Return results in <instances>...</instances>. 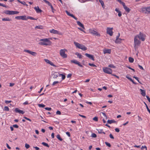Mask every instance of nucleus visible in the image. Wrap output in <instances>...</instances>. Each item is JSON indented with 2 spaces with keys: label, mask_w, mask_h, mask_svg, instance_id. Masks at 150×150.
<instances>
[{
  "label": "nucleus",
  "mask_w": 150,
  "mask_h": 150,
  "mask_svg": "<svg viewBox=\"0 0 150 150\" xmlns=\"http://www.w3.org/2000/svg\"><path fill=\"white\" fill-rule=\"evenodd\" d=\"M12 15H14L15 14H17L19 13V12L17 11H12Z\"/></svg>",
  "instance_id": "obj_37"
},
{
  "label": "nucleus",
  "mask_w": 150,
  "mask_h": 150,
  "mask_svg": "<svg viewBox=\"0 0 150 150\" xmlns=\"http://www.w3.org/2000/svg\"><path fill=\"white\" fill-rule=\"evenodd\" d=\"M75 54L78 57L79 59L82 58L83 57V56L81 54L77 52H76Z\"/></svg>",
  "instance_id": "obj_26"
},
{
  "label": "nucleus",
  "mask_w": 150,
  "mask_h": 150,
  "mask_svg": "<svg viewBox=\"0 0 150 150\" xmlns=\"http://www.w3.org/2000/svg\"><path fill=\"white\" fill-rule=\"evenodd\" d=\"M44 60L45 61V62H46L47 63L49 64H50L52 66H53L54 67H57V66L54 64L52 62H51L50 61V60H49L48 59H45Z\"/></svg>",
  "instance_id": "obj_14"
},
{
  "label": "nucleus",
  "mask_w": 150,
  "mask_h": 150,
  "mask_svg": "<svg viewBox=\"0 0 150 150\" xmlns=\"http://www.w3.org/2000/svg\"><path fill=\"white\" fill-rule=\"evenodd\" d=\"M116 121H115L114 120H108L107 121V122L108 123L111 124L112 123H116Z\"/></svg>",
  "instance_id": "obj_24"
},
{
  "label": "nucleus",
  "mask_w": 150,
  "mask_h": 150,
  "mask_svg": "<svg viewBox=\"0 0 150 150\" xmlns=\"http://www.w3.org/2000/svg\"><path fill=\"white\" fill-rule=\"evenodd\" d=\"M58 76L57 75V74H53V77L54 78H56Z\"/></svg>",
  "instance_id": "obj_61"
},
{
  "label": "nucleus",
  "mask_w": 150,
  "mask_h": 150,
  "mask_svg": "<svg viewBox=\"0 0 150 150\" xmlns=\"http://www.w3.org/2000/svg\"><path fill=\"white\" fill-rule=\"evenodd\" d=\"M109 137L110 138L112 139H114V137L113 136V135L112 134H110L109 135Z\"/></svg>",
  "instance_id": "obj_54"
},
{
  "label": "nucleus",
  "mask_w": 150,
  "mask_h": 150,
  "mask_svg": "<svg viewBox=\"0 0 150 150\" xmlns=\"http://www.w3.org/2000/svg\"><path fill=\"white\" fill-rule=\"evenodd\" d=\"M123 40L121 38H118L117 39H116V40L115 41V42L116 43H120L121 42V41Z\"/></svg>",
  "instance_id": "obj_21"
},
{
  "label": "nucleus",
  "mask_w": 150,
  "mask_h": 150,
  "mask_svg": "<svg viewBox=\"0 0 150 150\" xmlns=\"http://www.w3.org/2000/svg\"><path fill=\"white\" fill-rule=\"evenodd\" d=\"M118 16L119 17H120L122 16V13L120 11L118 12Z\"/></svg>",
  "instance_id": "obj_57"
},
{
  "label": "nucleus",
  "mask_w": 150,
  "mask_h": 150,
  "mask_svg": "<svg viewBox=\"0 0 150 150\" xmlns=\"http://www.w3.org/2000/svg\"><path fill=\"white\" fill-rule=\"evenodd\" d=\"M141 11L142 12L144 13L150 14V6L142 8Z\"/></svg>",
  "instance_id": "obj_4"
},
{
  "label": "nucleus",
  "mask_w": 150,
  "mask_h": 150,
  "mask_svg": "<svg viewBox=\"0 0 150 150\" xmlns=\"http://www.w3.org/2000/svg\"><path fill=\"white\" fill-rule=\"evenodd\" d=\"M134 47L135 48L137 46H138L141 43L140 41L138 39L137 37L135 36L134 38Z\"/></svg>",
  "instance_id": "obj_7"
},
{
  "label": "nucleus",
  "mask_w": 150,
  "mask_h": 150,
  "mask_svg": "<svg viewBox=\"0 0 150 150\" xmlns=\"http://www.w3.org/2000/svg\"><path fill=\"white\" fill-rule=\"evenodd\" d=\"M108 67H110L112 68H116V67L112 64H110L109 65Z\"/></svg>",
  "instance_id": "obj_38"
},
{
  "label": "nucleus",
  "mask_w": 150,
  "mask_h": 150,
  "mask_svg": "<svg viewBox=\"0 0 150 150\" xmlns=\"http://www.w3.org/2000/svg\"><path fill=\"white\" fill-rule=\"evenodd\" d=\"M25 147L26 149H28L30 147V146L28 144L26 143L25 144Z\"/></svg>",
  "instance_id": "obj_43"
},
{
  "label": "nucleus",
  "mask_w": 150,
  "mask_h": 150,
  "mask_svg": "<svg viewBox=\"0 0 150 150\" xmlns=\"http://www.w3.org/2000/svg\"><path fill=\"white\" fill-rule=\"evenodd\" d=\"M71 75H71V74H69L67 75V78H70L71 77Z\"/></svg>",
  "instance_id": "obj_64"
},
{
  "label": "nucleus",
  "mask_w": 150,
  "mask_h": 150,
  "mask_svg": "<svg viewBox=\"0 0 150 150\" xmlns=\"http://www.w3.org/2000/svg\"><path fill=\"white\" fill-rule=\"evenodd\" d=\"M93 120L95 121H98V117H95L93 118Z\"/></svg>",
  "instance_id": "obj_44"
},
{
  "label": "nucleus",
  "mask_w": 150,
  "mask_h": 150,
  "mask_svg": "<svg viewBox=\"0 0 150 150\" xmlns=\"http://www.w3.org/2000/svg\"><path fill=\"white\" fill-rule=\"evenodd\" d=\"M85 55L86 56L88 57L90 59H91L93 61L95 60L94 57L93 55L90 54L88 53L85 54Z\"/></svg>",
  "instance_id": "obj_13"
},
{
  "label": "nucleus",
  "mask_w": 150,
  "mask_h": 150,
  "mask_svg": "<svg viewBox=\"0 0 150 150\" xmlns=\"http://www.w3.org/2000/svg\"><path fill=\"white\" fill-rule=\"evenodd\" d=\"M88 65L91 66V67H96L97 66L96 65H95V64H91V63H89L88 64Z\"/></svg>",
  "instance_id": "obj_40"
},
{
  "label": "nucleus",
  "mask_w": 150,
  "mask_h": 150,
  "mask_svg": "<svg viewBox=\"0 0 150 150\" xmlns=\"http://www.w3.org/2000/svg\"><path fill=\"white\" fill-rule=\"evenodd\" d=\"M141 91V94L143 96H146V92L145 91L141 89H140Z\"/></svg>",
  "instance_id": "obj_19"
},
{
  "label": "nucleus",
  "mask_w": 150,
  "mask_h": 150,
  "mask_svg": "<svg viewBox=\"0 0 150 150\" xmlns=\"http://www.w3.org/2000/svg\"><path fill=\"white\" fill-rule=\"evenodd\" d=\"M105 144L107 146H108L109 147H110L111 146L110 144L107 142H105Z\"/></svg>",
  "instance_id": "obj_39"
},
{
  "label": "nucleus",
  "mask_w": 150,
  "mask_h": 150,
  "mask_svg": "<svg viewBox=\"0 0 150 150\" xmlns=\"http://www.w3.org/2000/svg\"><path fill=\"white\" fill-rule=\"evenodd\" d=\"M15 18L17 19H21L23 20H27L26 16H17L15 17Z\"/></svg>",
  "instance_id": "obj_12"
},
{
  "label": "nucleus",
  "mask_w": 150,
  "mask_h": 150,
  "mask_svg": "<svg viewBox=\"0 0 150 150\" xmlns=\"http://www.w3.org/2000/svg\"><path fill=\"white\" fill-rule=\"evenodd\" d=\"M24 51L25 52L29 53V54L34 56H35L37 54V53L36 52L31 51L29 50H24Z\"/></svg>",
  "instance_id": "obj_11"
},
{
  "label": "nucleus",
  "mask_w": 150,
  "mask_h": 150,
  "mask_svg": "<svg viewBox=\"0 0 150 150\" xmlns=\"http://www.w3.org/2000/svg\"><path fill=\"white\" fill-rule=\"evenodd\" d=\"M89 32L91 34L96 35L97 36L100 37V34L99 33L93 30L90 29L89 30Z\"/></svg>",
  "instance_id": "obj_9"
},
{
  "label": "nucleus",
  "mask_w": 150,
  "mask_h": 150,
  "mask_svg": "<svg viewBox=\"0 0 150 150\" xmlns=\"http://www.w3.org/2000/svg\"><path fill=\"white\" fill-rule=\"evenodd\" d=\"M13 127L14 128H18V126L17 125H13Z\"/></svg>",
  "instance_id": "obj_55"
},
{
  "label": "nucleus",
  "mask_w": 150,
  "mask_h": 150,
  "mask_svg": "<svg viewBox=\"0 0 150 150\" xmlns=\"http://www.w3.org/2000/svg\"><path fill=\"white\" fill-rule=\"evenodd\" d=\"M91 136L93 138H95L96 137L97 135L96 134L93 133L92 134Z\"/></svg>",
  "instance_id": "obj_41"
},
{
  "label": "nucleus",
  "mask_w": 150,
  "mask_h": 150,
  "mask_svg": "<svg viewBox=\"0 0 150 150\" xmlns=\"http://www.w3.org/2000/svg\"><path fill=\"white\" fill-rule=\"evenodd\" d=\"M50 33H53V34H59V31H58L57 30H56L54 29H52V30H50Z\"/></svg>",
  "instance_id": "obj_17"
},
{
  "label": "nucleus",
  "mask_w": 150,
  "mask_h": 150,
  "mask_svg": "<svg viewBox=\"0 0 150 150\" xmlns=\"http://www.w3.org/2000/svg\"><path fill=\"white\" fill-rule=\"evenodd\" d=\"M38 105L39 107H42V108H43L45 106V105L44 104H38Z\"/></svg>",
  "instance_id": "obj_46"
},
{
  "label": "nucleus",
  "mask_w": 150,
  "mask_h": 150,
  "mask_svg": "<svg viewBox=\"0 0 150 150\" xmlns=\"http://www.w3.org/2000/svg\"><path fill=\"white\" fill-rule=\"evenodd\" d=\"M138 66L140 69H141L142 70H144V69L142 67V66H141L139 64H138Z\"/></svg>",
  "instance_id": "obj_49"
},
{
  "label": "nucleus",
  "mask_w": 150,
  "mask_h": 150,
  "mask_svg": "<svg viewBox=\"0 0 150 150\" xmlns=\"http://www.w3.org/2000/svg\"><path fill=\"white\" fill-rule=\"evenodd\" d=\"M76 22L78 25H79L81 27H82L83 29H85L83 25L79 21H77Z\"/></svg>",
  "instance_id": "obj_20"
},
{
  "label": "nucleus",
  "mask_w": 150,
  "mask_h": 150,
  "mask_svg": "<svg viewBox=\"0 0 150 150\" xmlns=\"http://www.w3.org/2000/svg\"><path fill=\"white\" fill-rule=\"evenodd\" d=\"M71 62L72 63H73L78 65L79 67H83L82 65L79 62L76 60H71Z\"/></svg>",
  "instance_id": "obj_10"
},
{
  "label": "nucleus",
  "mask_w": 150,
  "mask_h": 150,
  "mask_svg": "<svg viewBox=\"0 0 150 150\" xmlns=\"http://www.w3.org/2000/svg\"><path fill=\"white\" fill-rule=\"evenodd\" d=\"M14 111L15 112H25L23 111L20 110L18 108H15Z\"/></svg>",
  "instance_id": "obj_25"
},
{
  "label": "nucleus",
  "mask_w": 150,
  "mask_h": 150,
  "mask_svg": "<svg viewBox=\"0 0 150 150\" xmlns=\"http://www.w3.org/2000/svg\"><path fill=\"white\" fill-rule=\"evenodd\" d=\"M45 109L46 110H48V111H50L52 109V108H47V107L45 108Z\"/></svg>",
  "instance_id": "obj_47"
},
{
  "label": "nucleus",
  "mask_w": 150,
  "mask_h": 150,
  "mask_svg": "<svg viewBox=\"0 0 150 150\" xmlns=\"http://www.w3.org/2000/svg\"><path fill=\"white\" fill-rule=\"evenodd\" d=\"M42 144L43 145H44V146H45L47 147H49V146L48 144H47L45 143V142H42Z\"/></svg>",
  "instance_id": "obj_35"
},
{
  "label": "nucleus",
  "mask_w": 150,
  "mask_h": 150,
  "mask_svg": "<svg viewBox=\"0 0 150 150\" xmlns=\"http://www.w3.org/2000/svg\"><path fill=\"white\" fill-rule=\"evenodd\" d=\"M103 116L105 117V118L107 119V115L105 114V113H102Z\"/></svg>",
  "instance_id": "obj_58"
},
{
  "label": "nucleus",
  "mask_w": 150,
  "mask_h": 150,
  "mask_svg": "<svg viewBox=\"0 0 150 150\" xmlns=\"http://www.w3.org/2000/svg\"><path fill=\"white\" fill-rule=\"evenodd\" d=\"M74 44L76 47L79 49H81L84 51L86 50L87 49L86 47L83 45L80 44L75 42H74Z\"/></svg>",
  "instance_id": "obj_2"
},
{
  "label": "nucleus",
  "mask_w": 150,
  "mask_h": 150,
  "mask_svg": "<svg viewBox=\"0 0 150 150\" xmlns=\"http://www.w3.org/2000/svg\"><path fill=\"white\" fill-rule=\"evenodd\" d=\"M20 3H21V4H22L24 5H25L27 6H28V5L26 4L25 2L24 1H20Z\"/></svg>",
  "instance_id": "obj_42"
},
{
  "label": "nucleus",
  "mask_w": 150,
  "mask_h": 150,
  "mask_svg": "<svg viewBox=\"0 0 150 150\" xmlns=\"http://www.w3.org/2000/svg\"><path fill=\"white\" fill-rule=\"evenodd\" d=\"M67 51L65 49H61L60 50V54L63 58H66L67 57V55L65 53V52Z\"/></svg>",
  "instance_id": "obj_3"
},
{
  "label": "nucleus",
  "mask_w": 150,
  "mask_h": 150,
  "mask_svg": "<svg viewBox=\"0 0 150 150\" xmlns=\"http://www.w3.org/2000/svg\"><path fill=\"white\" fill-rule=\"evenodd\" d=\"M123 8L126 11L129 13L130 12V10L129 9V8H128L127 6L126 5H125Z\"/></svg>",
  "instance_id": "obj_23"
},
{
  "label": "nucleus",
  "mask_w": 150,
  "mask_h": 150,
  "mask_svg": "<svg viewBox=\"0 0 150 150\" xmlns=\"http://www.w3.org/2000/svg\"><path fill=\"white\" fill-rule=\"evenodd\" d=\"M99 1L101 4L102 7L103 8H104L105 6L103 1L102 0H99Z\"/></svg>",
  "instance_id": "obj_27"
},
{
  "label": "nucleus",
  "mask_w": 150,
  "mask_h": 150,
  "mask_svg": "<svg viewBox=\"0 0 150 150\" xmlns=\"http://www.w3.org/2000/svg\"><path fill=\"white\" fill-rule=\"evenodd\" d=\"M129 80L130 81H132L133 83L134 84H136V83H135L131 78H129Z\"/></svg>",
  "instance_id": "obj_51"
},
{
  "label": "nucleus",
  "mask_w": 150,
  "mask_h": 150,
  "mask_svg": "<svg viewBox=\"0 0 150 150\" xmlns=\"http://www.w3.org/2000/svg\"><path fill=\"white\" fill-rule=\"evenodd\" d=\"M146 149V150H147V147H146V146H142V148H141V149Z\"/></svg>",
  "instance_id": "obj_53"
},
{
  "label": "nucleus",
  "mask_w": 150,
  "mask_h": 150,
  "mask_svg": "<svg viewBox=\"0 0 150 150\" xmlns=\"http://www.w3.org/2000/svg\"><path fill=\"white\" fill-rule=\"evenodd\" d=\"M51 39V38H45L40 39V42H39V44L41 45H50L52 42L50 41L49 39Z\"/></svg>",
  "instance_id": "obj_1"
},
{
  "label": "nucleus",
  "mask_w": 150,
  "mask_h": 150,
  "mask_svg": "<svg viewBox=\"0 0 150 150\" xmlns=\"http://www.w3.org/2000/svg\"><path fill=\"white\" fill-rule=\"evenodd\" d=\"M3 21H10L11 20V19H9V18H3L2 19Z\"/></svg>",
  "instance_id": "obj_32"
},
{
  "label": "nucleus",
  "mask_w": 150,
  "mask_h": 150,
  "mask_svg": "<svg viewBox=\"0 0 150 150\" xmlns=\"http://www.w3.org/2000/svg\"><path fill=\"white\" fill-rule=\"evenodd\" d=\"M118 1L123 5V7L125 5V4L123 2L121 1L120 0H118Z\"/></svg>",
  "instance_id": "obj_33"
},
{
  "label": "nucleus",
  "mask_w": 150,
  "mask_h": 150,
  "mask_svg": "<svg viewBox=\"0 0 150 150\" xmlns=\"http://www.w3.org/2000/svg\"><path fill=\"white\" fill-rule=\"evenodd\" d=\"M59 74V76H62V80H64L65 78V75L62 74Z\"/></svg>",
  "instance_id": "obj_30"
},
{
  "label": "nucleus",
  "mask_w": 150,
  "mask_h": 150,
  "mask_svg": "<svg viewBox=\"0 0 150 150\" xmlns=\"http://www.w3.org/2000/svg\"><path fill=\"white\" fill-rule=\"evenodd\" d=\"M35 28H38L39 29H42L43 28L42 26V25L36 26L35 27Z\"/></svg>",
  "instance_id": "obj_34"
},
{
  "label": "nucleus",
  "mask_w": 150,
  "mask_h": 150,
  "mask_svg": "<svg viewBox=\"0 0 150 150\" xmlns=\"http://www.w3.org/2000/svg\"><path fill=\"white\" fill-rule=\"evenodd\" d=\"M98 133L99 134H101V133H103L104 134H105V133L103 132V129H99L97 130Z\"/></svg>",
  "instance_id": "obj_28"
},
{
  "label": "nucleus",
  "mask_w": 150,
  "mask_h": 150,
  "mask_svg": "<svg viewBox=\"0 0 150 150\" xmlns=\"http://www.w3.org/2000/svg\"><path fill=\"white\" fill-rule=\"evenodd\" d=\"M56 137L60 141H62L63 139L60 136L59 134H57L56 136Z\"/></svg>",
  "instance_id": "obj_29"
},
{
  "label": "nucleus",
  "mask_w": 150,
  "mask_h": 150,
  "mask_svg": "<svg viewBox=\"0 0 150 150\" xmlns=\"http://www.w3.org/2000/svg\"><path fill=\"white\" fill-rule=\"evenodd\" d=\"M103 71L104 72L109 74H111L112 72V70L108 67L103 68Z\"/></svg>",
  "instance_id": "obj_5"
},
{
  "label": "nucleus",
  "mask_w": 150,
  "mask_h": 150,
  "mask_svg": "<svg viewBox=\"0 0 150 150\" xmlns=\"http://www.w3.org/2000/svg\"><path fill=\"white\" fill-rule=\"evenodd\" d=\"M34 9L36 11V12L37 13H40L42 12V10H41L39 8V7L38 6L35 7L34 8Z\"/></svg>",
  "instance_id": "obj_16"
},
{
  "label": "nucleus",
  "mask_w": 150,
  "mask_h": 150,
  "mask_svg": "<svg viewBox=\"0 0 150 150\" xmlns=\"http://www.w3.org/2000/svg\"><path fill=\"white\" fill-rule=\"evenodd\" d=\"M65 12L68 16H71L76 20L77 19V18L76 17H75L73 14L70 13L69 12L67 11H66Z\"/></svg>",
  "instance_id": "obj_15"
},
{
  "label": "nucleus",
  "mask_w": 150,
  "mask_h": 150,
  "mask_svg": "<svg viewBox=\"0 0 150 150\" xmlns=\"http://www.w3.org/2000/svg\"><path fill=\"white\" fill-rule=\"evenodd\" d=\"M4 13L7 15H12V11L7 10L4 11Z\"/></svg>",
  "instance_id": "obj_22"
},
{
  "label": "nucleus",
  "mask_w": 150,
  "mask_h": 150,
  "mask_svg": "<svg viewBox=\"0 0 150 150\" xmlns=\"http://www.w3.org/2000/svg\"><path fill=\"white\" fill-rule=\"evenodd\" d=\"M126 67H127L129 69L132 70L134 72H135V70L134 69L130 67L129 66H126Z\"/></svg>",
  "instance_id": "obj_48"
},
{
  "label": "nucleus",
  "mask_w": 150,
  "mask_h": 150,
  "mask_svg": "<svg viewBox=\"0 0 150 150\" xmlns=\"http://www.w3.org/2000/svg\"><path fill=\"white\" fill-rule=\"evenodd\" d=\"M4 110L6 111H8L9 110V108L7 106H5L4 107Z\"/></svg>",
  "instance_id": "obj_45"
},
{
  "label": "nucleus",
  "mask_w": 150,
  "mask_h": 150,
  "mask_svg": "<svg viewBox=\"0 0 150 150\" xmlns=\"http://www.w3.org/2000/svg\"><path fill=\"white\" fill-rule=\"evenodd\" d=\"M135 36L136 37H137L138 38H139V39L141 40L142 41H143L145 40V39L144 37L145 36V35H144L143 33L141 32H140L139 35H137Z\"/></svg>",
  "instance_id": "obj_6"
},
{
  "label": "nucleus",
  "mask_w": 150,
  "mask_h": 150,
  "mask_svg": "<svg viewBox=\"0 0 150 150\" xmlns=\"http://www.w3.org/2000/svg\"><path fill=\"white\" fill-rule=\"evenodd\" d=\"M59 83V81H54L53 82L52 85L53 86L55 84L58 83Z\"/></svg>",
  "instance_id": "obj_50"
},
{
  "label": "nucleus",
  "mask_w": 150,
  "mask_h": 150,
  "mask_svg": "<svg viewBox=\"0 0 150 150\" xmlns=\"http://www.w3.org/2000/svg\"><path fill=\"white\" fill-rule=\"evenodd\" d=\"M111 75L113 76H115V77H116L118 79H119V77L118 76L116 75L115 74H111Z\"/></svg>",
  "instance_id": "obj_60"
},
{
  "label": "nucleus",
  "mask_w": 150,
  "mask_h": 150,
  "mask_svg": "<svg viewBox=\"0 0 150 150\" xmlns=\"http://www.w3.org/2000/svg\"><path fill=\"white\" fill-rule=\"evenodd\" d=\"M115 131L117 132H120V130L119 128H116L115 129Z\"/></svg>",
  "instance_id": "obj_56"
},
{
  "label": "nucleus",
  "mask_w": 150,
  "mask_h": 150,
  "mask_svg": "<svg viewBox=\"0 0 150 150\" xmlns=\"http://www.w3.org/2000/svg\"><path fill=\"white\" fill-rule=\"evenodd\" d=\"M27 20L28 19H30L31 20H36V19L34 18L33 17H31V16H28L27 17H26Z\"/></svg>",
  "instance_id": "obj_36"
},
{
  "label": "nucleus",
  "mask_w": 150,
  "mask_h": 150,
  "mask_svg": "<svg viewBox=\"0 0 150 150\" xmlns=\"http://www.w3.org/2000/svg\"><path fill=\"white\" fill-rule=\"evenodd\" d=\"M24 117V118H25V119H26L27 120H28L30 122L31 121V120L29 118H28L26 117Z\"/></svg>",
  "instance_id": "obj_59"
},
{
  "label": "nucleus",
  "mask_w": 150,
  "mask_h": 150,
  "mask_svg": "<svg viewBox=\"0 0 150 150\" xmlns=\"http://www.w3.org/2000/svg\"><path fill=\"white\" fill-rule=\"evenodd\" d=\"M50 7L51 8V9H52V12H53V13H54V9L52 5L50 6Z\"/></svg>",
  "instance_id": "obj_52"
},
{
  "label": "nucleus",
  "mask_w": 150,
  "mask_h": 150,
  "mask_svg": "<svg viewBox=\"0 0 150 150\" xmlns=\"http://www.w3.org/2000/svg\"><path fill=\"white\" fill-rule=\"evenodd\" d=\"M111 52L110 49H105L103 50V53L104 54L108 53L110 54Z\"/></svg>",
  "instance_id": "obj_18"
},
{
  "label": "nucleus",
  "mask_w": 150,
  "mask_h": 150,
  "mask_svg": "<svg viewBox=\"0 0 150 150\" xmlns=\"http://www.w3.org/2000/svg\"><path fill=\"white\" fill-rule=\"evenodd\" d=\"M14 85V83H10L9 86L11 87L13 86Z\"/></svg>",
  "instance_id": "obj_63"
},
{
  "label": "nucleus",
  "mask_w": 150,
  "mask_h": 150,
  "mask_svg": "<svg viewBox=\"0 0 150 150\" xmlns=\"http://www.w3.org/2000/svg\"><path fill=\"white\" fill-rule=\"evenodd\" d=\"M113 28H107V33L109 34L110 36H112L113 34L112 30Z\"/></svg>",
  "instance_id": "obj_8"
},
{
  "label": "nucleus",
  "mask_w": 150,
  "mask_h": 150,
  "mask_svg": "<svg viewBox=\"0 0 150 150\" xmlns=\"http://www.w3.org/2000/svg\"><path fill=\"white\" fill-rule=\"evenodd\" d=\"M146 97L148 101L150 103V98H149V97L147 96H146Z\"/></svg>",
  "instance_id": "obj_62"
},
{
  "label": "nucleus",
  "mask_w": 150,
  "mask_h": 150,
  "mask_svg": "<svg viewBox=\"0 0 150 150\" xmlns=\"http://www.w3.org/2000/svg\"><path fill=\"white\" fill-rule=\"evenodd\" d=\"M129 62H130L132 63L134 62V59L131 57H129Z\"/></svg>",
  "instance_id": "obj_31"
}]
</instances>
